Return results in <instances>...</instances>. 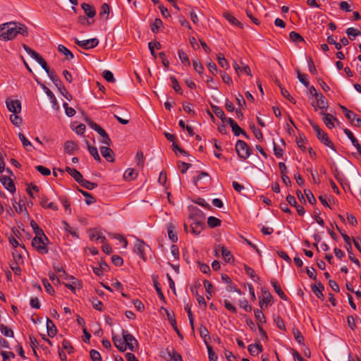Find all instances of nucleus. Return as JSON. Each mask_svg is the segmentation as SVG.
Returning a JSON list of instances; mask_svg holds the SVG:
<instances>
[{
  "mask_svg": "<svg viewBox=\"0 0 361 361\" xmlns=\"http://www.w3.org/2000/svg\"><path fill=\"white\" fill-rule=\"evenodd\" d=\"M18 34L28 35L27 27L20 23L8 22L0 25V39L8 41L14 39Z\"/></svg>",
  "mask_w": 361,
  "mask_h": 361,
  "instance_id": "1",
  "label": "nucleus"
},
{
  "mask_svg": "<svg viewBox=\"0 0 361 361\" xmlns=\"http://www.w3.org/2000/svg\"><path fill=\"white\" fill-rule=\"evenodd\" d=\"M49 242V240L45 234H44V236L37 235L32 239V246L38 253L41 255L47 254L49 252L47 246Z\"/></svg>",
  "mask_w": 361,
  "mask_h": 361,
  "instance_id": "2",
  "label": "nucleus"
},
{
  "mask_svg": "<svg viewBox=\"0 0 361 361\" xmlns=\"http://www.w3.org/2000/svg\"><path fill=\"white\" fill-rule=\"evenodd\" d=\"M310 124L312 126V128L314 129L316 135L319 140L321 141L324 145L330 147L334 151H336L333 142L331 141L329 137H328L327 134L320 128V127L314 123L312 121L309 120Z\"/></svg>",
  "mask_w": 361,
  "mask_h": 361,
  "instance_id": "3",
  "label": "nucleus"
},
{
  "mask_svg": "<svg viewBox=\"0 0 361 361\" xmlns=\"http://www.w3.org/2000/svg\"><path fill=\"white\" fill-rule=\"evenodd\" d=\"M235 151L238 157L243 159H247L252 152L247 143L241 140L237 141L235 144Z\"/></svg>",
  "mask_w": 361,
  "mask_h": 361,
  "instance_id": "4",
  "label": "nucleus"
},
{
  "mask_svg": "<svg viewBox=\"0 0 361 361\" xmlns=\"http://www.w3.org/2000/svg\"><path fill=\"white\" fill-rule=\"evenodd\" d=\"M122 336L128 348L131 351H135L138 348V342L135 337L126 330L122 331Z\"/></svg>",
  "mask_w": 361,
  "mask_h": 361,
  "instance_id": "5",
  "label": "nucleus"
},
{
  "mask_svg": "<svg viewBox=\"0 0 361 361\" xmlns=\"http://www.w3.org/2000/svg\"><path fill=\"white\" fill-rule=\"evenodd\" d=\"M191 220L190 223V231L195 235H199L205 226L204 220L202 218L200 219L190 218Z\"/></svg>",
  "mask_w": 361,
  "mask_h": 361,
  "instance_id": "6",
  "label": "nucleus"
},
{
  "mask_svg": "<svg viewBox=\"0 0 361 361\" xmlns=\"http://www.w3.org/2000/svg\"><path fill=\"white\" fill-rule=\"evenodd\" d=\"M75 43L83 48L84 49H90L96 47L99 44V40L97 38H92L85 40H79L78 38H74Z\"/></svg>",
  "mask_w": 361,
  "mask_h": 361,
  "instance_id": "7",
  "label": "nucleus"
},
{
  "mask_svg": "<svg viewBox=\"0 0 361 361\" xmlns=\"http://www.w3.org/2000/svg\"><path fill=\"white\" fill-rule=\"evenodd\" d=\"M149 246L140 239H137L135 243V252L143 259L146 260L145 251Z\"/></svg>",
  "mask_w": 361,
  "mask_h": 361,
  "instance_id": "8",
  "label": "nucleus"
},
{
  "mask_svg": "<svg viewBox=\"0 0 361 361\" xmlns=\"http://www.w3.org/2000/svg\"><path fill=\"white\" fill-rule=\"evenodd\" d=\"M314 97L317 99V104H312L314 110L317 111L318 109H321L322 111L326 110L328 102L326 98L321 93H314Z\"/></svg>",
  "mask_w": 361,
  "mask_h": 361,
  "instance_id": "9",
  "label": "nucleus"
},
{
  "mask_svg": "<svg viewBox=\"0 0 361 361\" xmlns=\"http://www.w3.org/2000/svg\"><path fill=\"white\" fill-rule=\"evenodd\" d=\"M8 111L13 114H19L21 111V103L18 99H7L6 101Z\"/></svg>",
  "mask_w": 361,
  "mask_h": 361,
  "instance_id": "10",
  "label": "nucleus"
},
{
  "mask_svg": "<svg viewBox=\"0 0 361 361\" xmlns=\"http://www.w3.org/2000/svg\"><path fill=\"white\" fill-rule=\"evenodd\" d=\"M226 122L228 123L232 128V130L235 136H239L240 134L246 137H248L246 133L238 125V123L231 118H228Z\"/></svg>",
  "mask_w": 361,
  "mask_h": 361,
  "instance_id": "11",
  "label": "nucleus"
},
{
  "mask_svg": "<svg viewBox=\"0 0 361 361\" xmlns=\"http://www.w3.org/2000/svg\"><path fill=\"white\" fill-rule=\"evenodd\" d=\"M320 114L323 116L322 120L326 126L329 129L334 128L335 126L334 121H336V118L331 114L325 113L324 111H321Z\"/></svg>",
  "mask_w": 361,
  "mask_h": 361,
  "instance_id": "12",
  "label": "nucleus"
},
{
  "mask_svg": "<svg viewBox=\"0 0 361 361\" xmlns=\"http://www.w3.org/2000/svg\"><path fill=\"white\" fill-rule=\"evenodd\" d=\"M272 296L269 291L262 290V298L259 300V307L261 309L267 308L268 304L272 302Z\"/></svg>",
  "mask_w": 361,
  "mask_h": 361,
  "instance_id": "13",
  "label": "nucleus"
},
{
  "mask_svg": "<svg viewBox=\"0 0 361 361\" xmlns=\"http://www.w3.org/2000/svg\"><path fill=\"white\" fill-rule=\"evenodd\" d=\"M0 181L6 190L11 192H15L16 187L11 178L8 176H1L0 178Z\"/></svg>",
  "mask_w": 361,
  "mask_h": 361,
  "instance_id": "14",
  "label": "nucleus"
},
{
  "mask_svg": "<svg viewBox=\"0 0 361 361\" xmlns=\"http://www.w3.org/2000/svg\"><path fill=\"white\" fill-rule=\"evenodd\" d=\"M100 152L103 157H104L108 161H114V153L111 149L109 147H101Z\"/></svg>",
  "mask_w": 361,
  "mask_h": 361,
  "instance_id": "15",
  "label": "nucleus"
},
{
  "mask_svg": "<svg viewBox=\"0 0 361 361\" xmlns=\"http://www.w3.org/2000/svg\"><path fill=\"white\" fill-rule=\"evenodd\" d=\"M114 345L121 352L126 350V343L125 340L118 336H114L112 338Z\"/></svg>",
  "mask_w": 361,
  "mask_h": 361,
  "instance_id": "16",
  "label": "nucleus"
},
{
  "mask_svg": "<svg viewBox=\"0 0 361 361\" xmlns=\"http://www.w3.org/2000/svg\"><path fill=\"white\" fill-rule=\"evenodd\" d=\"M47 334L49 337L53 338L57 334V329L54 323L49 317L47 318Z\"/></svg>",
  "mask_w": 361,
  "mask_h": 361,
  "instance_id": "17",
  "label": "nucleus"
},
{
  "mask_svg": "<svg viewBox=\"0 0 361 361\" xmlns=\"http://www.w3.org/2000/svg\"><path fill=\"white\" fill-rule=\"evenodd\" d=\"M48 198L46 196H42L40 198V204L44 208L50 209L54 211H57L59 209L58 206L54 202H49Z\"/></svg>",
  "mask_w": 361,
  "mask_h": 361,
  "instance_id": "18",
  "label": "nucleus"
},
{
  "mask_svg": "<svg viewBox=\"0 0 361 361\" xmlns=\"http://www.w3.org/2000/svg\"><path fill=\"white\" fill-rule=\"evenodd\" d=\"M190 218L198 219L202 218L203 220H205V216L204 213L197 207H190Z\"/></svg>",
  "mask_w": 361,
  "mask_h": 361,
  "instance_id": "19",
  "label": "nucleus"
},
{
  "mask_svg": "<svg viewBox=\"0 0 361 361\" xmlns=\"http://www.w3.org/2000/svg\"><path fill=\"white\" fill-rule=\"evenodd\" d=\"M81 8L84 11L85 15L90 18H92L96 15V11L94 8L89 4L82 3L81 4Z\"/></svg>",
  "mask_w": 361,
  "mask_h": 361,
  "instance_id": "20",
  "label": "nucleus"
},
{
  "mask_svg": "<svg viewBox=\"0 0 361 361\" xmlns=\"http://www.w3.org/2000/svg\"><path fill=\"white\" fill-rule=\"evenodd\" d=\"M175 226L170 223L167 225V233L169 238L173 242L176 243L178 241V236L175 231Z\"/></svg>",
  "mask_w": 361,
  "mask_h": 361,
  "instance_id": "21",
  "label": "nucleus"
},
{
  "mask_svg": "<svg viewBox=\"0 0 361 361\" xmlns=\"http://www.w3.org/2000/svg\"><path fill=\"white\" fill-rule=\"evenodd\" d=\"M247 348L249 353L252 356L257 355L259 353H262L263 350L262 346L259 343L256 344H250L248 345Z\"/></svg>",
  "mask_w": 361,
  "mask_h": 361,
  "instance_id": "22",
  "label": "nucleus"
},
{
  "mask_svg": "<svg viewBox=\"0 0 361 361\" xmlns=\"http://www.w3.org/2000/svg\"><path fill=\"white\" fill-rule=\"evenodd\" d=\"M86 121H87V124L89 125V126L92 129L94 130L101 136H104V135H106V131L100 126L97 124L95 122H94L93 121H92L90 119H87Z\"/></svg>",
  "mask_w": 361,
  "mask_h": 361,
  "instance_id": "23",
  "label": "nucleus"
},
{
  "mask_svg": "<svg viewBox=\"0 0 361 361\" xmlns=\"http://www.w3.org/2000/svg\"><path fill=\"white\" fill-rule=\"evenodd\" d=\"M66 171L74 178L78 183L83 178L82 175L75 169L66 167Z\"/></svg>",
  "mask_w": 361,
  "mask_h": 361,
  "instance_id": "24",
  "label": "nucleus"
},
{
  "mask_svg": "<svg viewBox=\"0 0 361 361\" xmlns=\"http://www.w3.org/2000/svg\"><path fill=\"white\" fill-rule=\"evenodd\" d=\"M271 283L274 289V290L276 291V293L279 295V296L284 300H287V297L286 295V294L283 292V290H281L280 286L279 285L276 279H271Z\"/></svg>",
  "mask_w": 361,
  "mask_h": 361,
  "instance_id": "25",
  "label": "nucleus"
},
{
  "mask_svg": "<svg viewBox=\"0 0 361 361\" xmlns=\"http://www.w3.org/2000/svg\"><path fill=\"white\" fill-rule=\"evenodd\" d=\"M78 149V145L75 142L71 140L66 141L64 144V150L69 154L74 153Z\"/></svg>",
  "mask_w": 361,
  "mask_h": 361,
  "instance_id": "26",
  "label": "nucleus"
},
{
  "mask_svg": "<svg viewBox=\"0 0 361 361\" xmlns=\"http://www.w3.org/2000/svg\"><path fill=\"white\" fill-rule=\"evenodd\" d=\"M212 109L213 112L214 113V114L218 118H219L222 121V122H224V123L226 122V120H228V118L226 117L224 112L220 107H219L217 106L212 105Z\"/></svg>",
  "mask_w": 361,
  "mask_h": 361,
  "instance_id": "27",
  "label": "nucleus"
},
{
  "mask_svg": "<svg viewBox=\"0 0 361 361\" xmlns=\"http://www.w3.org/2000/svg\"><path fill=\"white\" fill-rule=\"evenodd\" d=\"M43 89H44L45 93L47 94V95L49 97V99L51 100V102L53 104V107L58 109L59 108L58 102H57V100H56L54 94H53V92L45 85H43Z\"/></svg>",
  "mask_w": 361,
  "mask_h": 361,
  "instance_id": "28",
  "label": "nucleus"
},
{
  "mask_svg": "<svg viewBox=\"0 0 361 361\" xmlns=\"http://www.w3.org/2000/svg\"><path fill=\"white\" fill-rule=\"evenodd\" d=\"M312 290L316 296L318 298H323L324 295L322 293V290H324V286L321 283H319L318 285H312L311 286Z\"/></svg>",
  "mask_w": 361,
  "mask_h": 361,
  "instance_id": "29",
  "label": "nucleus"
},
{
  "mask_svg": "<svg viewBox=\"0 0 361 361\" xmlns=\"http://www.w3.org/2000/svg\"><path fill=\"white\" fill-rule=\"evenodd\" d=\"M137 176V173L133 169H128L123 174V178L128 181L135 179Z\"/></svg>",
  "mask_w": 361,
  "mask_h": 361,
  "instance_id": "30",
  "label": "nucleus"
},
{
  "mask_svg": "<svg viewBox=\"0 0 361 361\" xmlns=\"http://www.w3.org/2000/svg\"><path fill=\"white\" fill-rule=\"evenodd\" d=\"M245 271L246 274L248 275L252 281L255 282L259 281V277L255 274V271L252 268L245 265Z\"/></svg>",
  "mask_w": 361,
  "mask_h": 361,
  "instance_id": "31",
  "label": "nucleus"
},
{
  "mask_svg": "<svg viewBox=\"0 0 361 361\" xmlns=\"http://www.w3.org/2000/svg\"><path fill=\"white\" fill-rule=\"evenodd\" d=\"M87 149H88V151H89L90 154L94 157V159L96 161L100 162L101 161V158H100L99 154L98 153L97 148L96 147L90 145L88 142H87Z\"/></svg>",
  "mask_w": 361,
  "mask_h": 361,
  "instance_id": "32",
  "label": "nucleus"
},
{
  "mask_svg": "<svg viewBox=\"0 0 361 361\" xmlns=\"http://www.w3.org/2000/svg\"><path fill=\"white\" fill-rule=\"evenodd\" d=\"M58 50L61 53H63L66 56V59L68 60L73 59L74 58L73 54L68 49H67L65 46L62 44H59L58 46Z\"/></svg>",
  "mask_w": 361,
  "mask_h": 361,
  "instance_id": "33",
  "label": "nucleus"
},
{
  "mask_svg": "<svg viewBox=\"0 0 361 361\" xmlns=\"http://www.w3.org/2000/svg\"><path fill=\"white\" fill-rule=\"evenodd\" d=\"M24 50L36 61H37L42 56L35 51L32 50L30 47L26 44H23Z\"/></svg>",
  "mask_w": 361,
  "mask_h": 361,
  "instance_id": "34",
  "label": "nucleus"
},
{
  "mask_svg": "<svg viewBox=\"0 0 361 361\" xmlns=\"http://www.w3.org/2000/svg\"><path fill=\"white\" fill-rule=\"evenodd\" d=\"M224 16L231 24L238 27H242L241 23L231 13L226 12L224 14Z\"/></svg>",
  "mask_w": 361,
  "mask_h": 361,
  "instance_id": "35",
  "label": "nucleus"
},
{
  "mask_svg": "<svg viewBox=\"0 0 361 361\" xmlns=\"http://www.w3.org/2000/svg\"><path fill=\"white\" fill-rule=\"evenodd\" d=\"M222 257L226 262H231L233 257L231 252L225 247H221Z\"/></svg>",
  "mask_w": 361,
  "mask_h": 361,
  "instance_id": "36",
  "label": "nucleus"
},
{
  "mask_svg": "<svg viewBox=\"0 0 361 361\" xmlns=\"http://www.w3.org/2000/svg\"><path fill=\"white\" fill-rule=\"evenodd\" d=\"M346 34L350 40H354L356 37L360 35V32L354 27H348L346 30Z\"/></svg>",
  "mask_w": 361,
  "mask_h": 361,
  "instance_id": "37",
  "label": "nucleus"
},
{
  "mask_svg": "<svg viewBox=\"0 0 361 361\" xmlns=\"http://www.w3.org/2000/svg\"><path fill=\"white\" fill-rule=\"evenodd\" d=\"M163 26V22L160 18H156L154 21L151 24V30L152 32L157 33L159 31V28Z\"/></svg>",
  "mask_w": 361,
  "mask_h": 361,
  "instance_id": "38",
  "label": "nucleus"
},
{
  "mask_svg": "<svg viewBox=\"0 0 361 361\" xmlns=\"http://www.w3.org/2000/svg\"><path fill=\"white\" fill-rule=\"evenodd\" d=\"M178 57H179L180 61L182 62V63H183L184 65H185L187 66H190V62L189 58L187 56L186 53H185L182 49H179L178 51Z\"/></svg>",
  "mask_w": 361,
  "mask_h": 361,
  "instance_id": "39",
  "label": "nucleus"
},
{
  "mask_svg": "<svg viewBox=\"0 0 361 361\" xmlns=\"http://www.w3.org/2000/svg\"><path fill=\"white\" fill-rule=\"evenodd\" d=\"M0 331L1 334L6 337L13 338L14 336L13 330L8 328V326H5L4 324L0 325Z\"/></svg>",
  "mask_w": 361,
  "mask_h": 361,
  "instance_id": "40",
  "label": "nucleus"
},
{
  "mask_svg": "<svg viewBox=\"0 0 361 361\" xmlns=\"http://www.w3.org/2000/svg\"><path fill=\"white\" fill-rule=\"evenodd\" d=\"M217 61L220 66L222 68L227 69L229 68V64L228 61L225 59L224 55L219 53L217 54Z\"/></svg>",
  "mask_w": 361,
  "mask_h": 361,
  "instance_id": "41",
  "label": "nucleus"
},
{
  "mask_svg": "<svg viewBox=\"0 0 361 361\" xmlns=\"http://www.w3.org/2000/svg\"><path fill=\"white\" fill-rule=\"evenodd\" d=\"M221 220L214 216H209L207 220L208 226L210 228H215L221 226Z\"/></svg>",
  "mask_w": 361,
  "mask_h": 361,
  "instance_id": "42",
  "label": "nucleus"
},
{
  "mask_svg": "<svg viewBox=\"0 0 361 361\" xmlns=\"http://www.w3.org/2000/svg\"><path fill=\"white\" fill-rule=\"evenodd\" d=\"M79 184L84 187L85 188L87 189V190H92L95 188L97 187V183H92L87 180H85L84 178H82L80 182L79 183Z\"/></svg>",
  "mask_w": 361,
  "mask_h": 361,
  "instance_id": "43",
  "label": "nucleus"
},
{
  "mask_svg": "<svg viewBox=\"0 0 361 361\" xmlns=\"http://www.w3.org/2000/svg\"><path fill=\"white\" fill-rule=\"evenodd\" d=\"M90 238L92 240H97L99 241L100 243H104V241L106 240V238L98 231L92 232L90 235Z\"/></svg>",
  "mask_w": 361,
  "mask_h": 361,
  "instance_id": "44",
  "label": "nucleus"
},
{
  "mask_svg": "<svg viewBox=\"0 0 361 361\" xmlns=\"http://www.w3.org/2000/svg\"><path fill=\"white\" fill-rule=\"evenodd\" d=\"M12 256L13 262L16 264H23V259L22 255L17 250V249H13L12 251Z\"/></svg>",
  "mask_w": 361,
  "mask_h": 361,
  "instance_id": "45",
  "label": "nucleus"
},
{
  "mask_svg": "<svg viewBox=\"0 0 361 361\" xmlns=\"http://www.w3.org/2000/svg\"><path fill=\"white\" fill-rule=\"evenodd\" d=\"M153 283H154V286L155 288V290L159 295V298L161 299V300H164V293H162L161 291V287H160V285L157 281V276H153Z\"/></svg>",
  "mask_w": 361,
  "mask_h": 361,
  "instance_id": "46",
  "label": "nucleus"
},
{
  "mask_svg": "<svg viewBox=\"0 0 361 361\" xmlns=\"http://www.w3.org/2000/svg\"><path fill=\"white\" fill-rule=\"evenodd\" d=\"M30 226L34 231L35 236H37V235H40V236L43 235L44 236V233L43 230L39 227L37 224L34 220H32L30 221Z\"/></svg>",
  "mask_w": 361,
  "mask_h": 361,
  "instance_id": "47",
  "label": "nucleus"
},
{
  "mask_svg": "<svg viewBox=\"0 0 361 361\" xmlns=\"http://www.w3.org/2000/svg\"><path fill=\"white\" fill-rule=\"evenodd\" d=\"M148 47H149V49L150 50L152 55L154 58H156L157 56L155 54V51H154V49H160L161 47V44L157 41L150 42L148 44Z\"/></svg>",
  "mask_w": 361,
  "mask_h": 361,
  "instance_id": "48",
  "label": "nucleus"
},
{
  "mask_svg": "<svg viewBox=\"0 0 361 361\" xmlns=\"http://www.w3.org/2000/svg\"><path fill=\"white\" fill-rule=\"evenodd\" d=\"M296 73L298 80L301 83H302L305 87L309 86V82L307 80V75L306 74L301 73L299 68H296Z\"/></svg>",
  "mask_w": 361,
  "mask_h": 361,
  "instance_id": "49",
  "label": "nucleus"
},
{
  "mask_svg": "<svg viewBox=\"0 0 361 361\" xmlns=\"http://www.w3.org/2000/svg\"><path fill=\"white\" fill-rule=\"evenodd\" d=\"M173 348H167L164 350H161L160 356L165 359L166 361H171V352Z\"/></svg>",
  "mask_w": 361,
  "mask_h": 361,
  "instance_id": "50",
  "label": "nucleus"
},
{
  "mask_svg": "<svg viewBox=\"0 0 361 361\" xmlns=\"http://www.w3.org/2000/svg\"><path fill=\"white\" fill-rule=\"evenodd\" d=\"M199 332H200V336L204 338V343L206 344H207V338L209 339V331L207 330V329L203 326V325H201L199 328Z\"/></svg>",
  "mask_w": 361,
  "mask_h": 361,
  "instance_id": "51",
  "label": "nucleus"
},
{
  "mask_svg": "<svg viewBox=\"0 0 361 361\" xmlns=\"http://www.w3.org/2000/svg\"><path fill=\"white\" fill-rule=\"evenodd\" d=\"M279 86L281 89V94L286 98L287 99L288 101H290V102H292L293 104H295V100L293 99V97L290 94V93L288 92V91L287 90H286L284 87H283L281 86V84H279Z\"/></svg>",
  "mask_w": 361,
  "mask_h": 361,
  "instance_id": "52",
  "label": "nucleus"
},
{
  "mask_svg": "<svg viewBox=\"0 0 361 361\" xmlns=\"http://www.w3.org/2000/svg\"><path fill=\"white\" fill-rule=\"evenodd\" d=\"M170 80L171 81L172 87L173 88V90L177 93H179V94H183V91H182L181 87H180V85L178 84V82L177 79L175 78V76L171 75L170 77Z\"/></svg>",
  "mask_w": 361,
  "mask_h": 361,
  "instance_id": "53",
  "label": "nucleus"
},
{
  "mask_svg": "<svg viewBox=\"0 0 361 361\" xmlns=\"http://www.w3.org/2000/svg\"><path fill=\"white\" fill-rule=\"evenodd\" d=\"M109 236L112 238H115V239L118 240L120 243H123V247L124 248L127 247L128 241L123 235L118 234V233H113V234H109Z\"/></svg>",
  "mask_w": 361,
  "mask_h": 361,
  "instance_id": "54",
  "label": "nucleus"
},
{
  "mask_svg": "<svg viewBox=\"0 0 361 361\" xmlns=\"http://www.w3.org/2000/svg\"><path fill=\"white\" fill-rule=\"evenodd\" d=\"M48 75L54 83V85L57 87L58 90H59L61 87H63L60 78L56 75L54 74L53 72H51L50 75Z\"/></svg>",
  "mask_w": 361,
  "mask_h": 361,
  "instance_id": "55",
  "label": "nucleus"
},
{
  "mask_svg": "<svg viewBox=\"0 0 361 361\" xmlns=\"http://www.w3.org/2000/svg\"><path fill=\"white\" fill-rule=\"evenodd\" d=\"M79 191L86 197L85 202L87 204H91L95 202L94 197L90 193L82 190H79Z\"/></svg>",
  "mask_w": 361,
  "mask_h": 361,
  "instance_id": "56",
  "label": "nucleus"
},
{
  "mask_svg": "<svg viewBox=\"0 0 361 361\" xmlns=\"http://www.w3.org/2000/svg\"><path fill=\"white\" fill-rule=\"evenodd\" d=\"M290 39L295 42H304L302 37L298 32L292 31L289 34Z\"/></svg>",
  "mask_w": 361,
  "mask_h": 361,
  "instance_id": "57",
  "label": "nucleus"
},
{
  "mask_svg": "<svg viewBox=\"0 0 361 361\" xmlns=\"http://www.w3.org/2000/svg\"><path fill=\"white\" fill-rule=\"evenodd\" d=\"M207 345V348L208 351V355H209V361H217L218 357L216 354L214 353V351L212 349V347L209 345V344Z\"/></svg>",
  "mask_w": 361,
  "mask_h": 361,
  "instance_id": "58",
  "label": "nucleus"
},
{
  "mask_svg": "<svg viewBox=\"0 0 361 361\" xmlns=\"http://www.w3.org/2000/svg\"><path fill=\"white\" fill-rule=\"evenodd\" d=\"M254 313H255V316L256 319H257V321L259 322H260V323L266 322L265 316L261 310L256 309L254 310Z\"/></svg>",
  "mask_w": 361,
  "mask_h": 361,
  "instance_id": "59",
  "label": "nucleus"
},
{
  "mask_svg": "<svg viewBox=\"0 0 361 361\" xmlns=\"http://www.w3.org/2000/svg\"><path fill=\"white\" fill-rule=\"evenodd\" d=\"M63 228H64V229H65L68 233H70V234H71L73 236H74V237H75V238H79V236H78V233H77L76 231H75L74 228H72V227H71V226H70L67 222L63 221Z\"/></svg>",
  "mask_w": 361,
  "mask_h": 361,
  "instance_id": "60",
  "label": "nucleus"
},
{
  "mask_svg": "<svg viewBox=\"0 0 361 361\" xmlns=\"http://www.w3.org/2000/svg\"><path fill=\"white\" fill-rule=\"evenodd\" d=\"M102 76L107 82H115V78L114 77V75L110 71L105 70L104 71H103Z\"/></svg>",
  "mask_w": 361,
  "mask_h": 361,
  "instance_id": "61",
  "label": "nucleus"
},
{
  "mask_svg": "<svg viewBox=\"0 0 361 361\" xmlns=\"http://www.w3.org/2000/svg\"><path fill=\"white\" fill-rule=\"evenodd\" d=\"M192 65L194 67V69L200 75H202L204 71V67L202 64L197 60H193L192 61Z\"/></svg>",
  "mask_w": 361,
  "mask_h": 361,
  "instance_id": "62",
  "label": "nucleus"
},
{
  "mask_svg": "<svg viewBox=\"0 0 361 361\" xmlns=\"http://www.w3.org/2000/svg\"><path fill=\"white\" fill-rule=\"evenodd\" d=\"M1 355L2 356V361H10L11 357H15V354L11 351H1Z\"/></svg>",
  "mask_w": 361,
  "mask_h": 361,
  "instance_id": "63",
  "label": "nucleus"
},
{
  "mask_svg": "<svg viewBox=\"0 0 361 361\" xmlns=\"http://www.w3.org/2000/svg\"><path fill=\"white\" fill-rule=\"evenodd\" d=\"M90 357L92 361H102L100 353L96 350H92L90 352Z\"/></svg>",
  "mask_w": 361,
  "mask_h": 361,
  "instance_id": "64",
  "label": "nucleus"
}]
</instances>
